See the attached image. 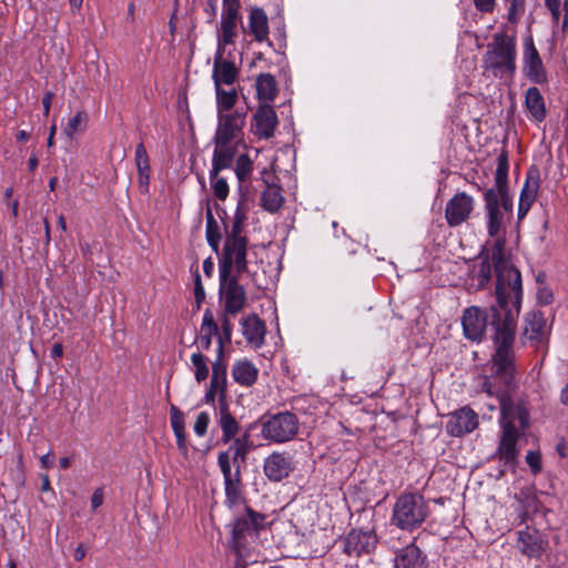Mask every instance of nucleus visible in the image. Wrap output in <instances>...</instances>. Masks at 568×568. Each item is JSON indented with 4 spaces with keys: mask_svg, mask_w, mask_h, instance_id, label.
I'll return each mask as SVG.
<instances>
[{
    "mask_svg": "<svg viewBox=\"0 0 568 568\" xmlns=\"http://www.w3.org/2000/svg\"><path fill=\"white\" fill-rule=\"evenodd\" d=\"M429 515L424 496L418 493H403L396 499L390 521L402 530L413 531L422 526Z\"/></svg>",
    "mask_w": 568,
    "mask_h": 568,
    "instance_id": "obj_8",
    "label": "nucleus"
},
{
    "mask_svg": "<svg viewBox=\"0 0 568 568\" xmlns=\"http://www.w3.org/2000/svg\"><path fill=\"white\" fill-rule=\"evenodd\" d=\"M55 130H57L55 124H52L50 128V133H49L48 141H47V144L49 148L53 146V144H54Z\"/></svg>",
    "mask_w": 568,
    "mask_h": 568,
    "instance_id": "obj_61",
    "label": "nucleus"
},
{
    "mask_svg": "<svg viewBox=\"0 0 568 568\" xmlns=\"http://www.w3.org/2000/svg\"><path fill=\"white\" fill-rule=\"evenodd\" d=\"M527 509L531 511L538 510V500L536 499V497H531L530 499L527 500Z\"/></svg>",
    "mask_w": 568,
    "mask_h": 568,
    "instance_id": "obj_63",
    "label": "nucleus"
},
{
    "mask_svg": "<svg viewBox=\"0 0 568 568\" xmlns=\"http://www.w3.org/2000/svg\"><path fill=\"white\" fill-rule=\"evenodd\" d=\"M240 0H222V11L240 12Z\"/></svg>",
    "mask_w": 568,
    "mask_h": 568,
    "instance_id": "obj_52",
    "label": "nucleus"
},
{
    "mask_svg": "<svg viewBox=\"0 0 568 568\" xmlns=\"http://www.w3.org/2000/svg\"><path fill=\"white\" fill-rule=\"evenodd\" d=\"M499 404L501 437L497 453L505 464L514 465L518 455L516 445L520 435L516 422L521 428H526L528 426V413L523 406L515 405L505 397L499 399Z\"/></svg>",
    "mask_w": 568,
    "mask_h": 568,
    "instance_id": "obj_5",
    "label": "nucleus"
},
{
    "mask_svg": "<svg viewBox=\"0 0 568 568\" xmlns=\"http://www.w3.org/2000/svg\"><path fill=\"white\" fill-rule=\"evenodd\" d=\"M203 271L204 273L207 275V276H211L213 271H214V263L213 261L211 260V257L206 258L204 262H203Z\"/></svg>",
    "mask_w": 568,
    "mask_h": 568,
    "instance_id": "obj_56",
    "label": "nucleus"
},
{
    "mask_svg": "<svg viewBox=\"0 0 568 568\" xmlns=\"http://www.w3.org/2000/svg\"><path fill=\"white\" fill-rule=\"evenodd\" d=\"M88 123V114L85 111H78L74 116H72L67 125L63 129L65 135L70 139L74 136L78 132H82L85 130Z\"/></svg>",
    "mask_w": 568,
    "mask_h": 568,
    "instance_id": "obj_40",
    "label": "nucleus"
},
{
    "mask_svg": "<svg viewBox=\"0 0 568 568\" xmlns=\"http://www.w3.org/2000/svg\"><path fill=\"white\" fill-rule=\"evenodd\" d=\"M517 549L528 558L540 559L547 549V538L537 529L526 527L518 531Z\"/></svg>",
    "mask_w": 568,
    "mask_h": 568,
    "instance_id": "obj_13",
    "label": "nucleus"
},
{
    "mask_svg": "<svg viewBox=\"0 0 568 568\" xmlns=\"http://www.w3.org/2000/svg\"><path fill=\"white\" fill-rule=\"evenodd\" d=\"M241 23L240 12L222 11L217 29L219 51H225L227 45L234 44L237 38V26Z\"/></svg>",
    "mask_w": 568,
    "mask_h": 568,
    "instance_id": "obj_19",
    "label": "nucleus"
},
{
    "mask_svg": "<svg viewBox=\"0 0 568 568\" xmlns=\"http://www.w3.org/2000/svg\"><path fill=\"white\" fill-rule=\"evenodd\" d=\"M246 211L244 201L237 203L231 226L225 225V241L219 257V273L243 275L248 273V264L254 253V245L243 234Z\"/></svg>",
    "mask_w": 568,
    "mask_h": 568,
    "instance_id": "obj_3",
    "label": "nucleus"
},
{
    "mask_svg": "<svg viewBox=\"0 0 568 568\" xmlns=\"http://www.w3.org/2000/svg\"><path fill=\"white\" fill-rule=\"evenodd\" d=\"M523 73L535 84L547 82V71L531 33H527L523 39Z\"/></svg>",
    "mask_w": 568,
    "mask_h": 568,
    "instance_id": "obj_11",
    "label": "nucleus"
},
{
    "mask_svg": "<svg viewBox=\"0 0 568 568\" xmlns=\"http://www.w3.org/2000/svg\"><path fill=\"white\" fill-rule=\"evenodd\" d=\"M41 481H42L41 490L48 491L51 489V484H50V479H49L48 475H45V474L41 475Z\"/></svg>",
    "mask_w": 568,
    "mask_h": 568,
    "instance_id": "obj_60",
    "label": "nucleus"
},
{
    "mask_svg": "<svg viewBox=\"0 0 568 568\" xmlns=\"http://www.w3.org/2000/svg\"><path fill=\"white\" fill-rule=\"evenodd\" d=\"M478 426V415L468 406H464L448 416L446 432L454 437L471 433Z\"/></svg>",
    "mask_w": 568,
    "mask_h": 568,
    "instance_id": "obj_16",
    "label": "nucleus"
},
{
    "mask_svg": "<svg viewBox=\"0 0 568 568\" xmlns=\"http://www.w3.org/2000/svg\"><path fill=\"white\" fill-rule=\"evenodd\" d=\"M217 353V357L212 365L211 383L213 388H220V400L224 402L226 392V369L227 365Z\"/></svg>",
    "mask_w": 568,
    "mask_h": 568,
    "instance_id": "obj_33",
    "label": "nucleus"
},
{
    "mask_svg": "<svg viewBox=\"0 0 568 568\" xmlns=\"http://www.w3.org/2000/svg\"><path fill=\"white\" fill-rule=\"evenodd\" d=\"M219 425L222 429V442L229 443L239 432V423L231 415L225 403L221 402Z\"/></svg>",
    "mask_w": 568,
    "mask_h": 568,
    "instance_id": "obj_31",
    "label": "nucleus"
},
{
    "mask_svg": "<svg viewBox=\"0 0 568 568\" xmlns=\"http://www.w3.org/2000/svg\"><path fill=\"white\" fill-rule=\"evenodd\" d=\"M508 171L509 164L505 153L497 158V168L495 172V187L487 191H494L497 197H510L508 191Z\"/></svg>",
    "mask_w": 568,
    "mask_h": 568,
    "instance_id": "obj_27",
    "label": "nucleus"
},
{
    "mask_svg": "<svg viewBox=\"0 0 568 568\" xmlns=\"http://www.w3.org/2000/svg\"><path fill=\"white\" fill-rule=\"evenodd\" d=\"M476 9L484 13L493 12L496 0H474Z\"/></svg>",
    "mask_w": 568,
    "mask_h": 568,
    "instance_id": "obj_50",
    "label": "nucleus"
},
{
    "mask_svg": "<svg viewBox=\"0 0 568 568\" xmlns=\"http://www.w3.org/2000/svg\"><path fill=\"white\" fill-rule=\"evenodd\" d=\"M507 4V19L510 23H517L526 10L525 0H505Z\"/></svg>",
    "mask_w": 568,
    "mask_h": 568,
    "instance_id": "obj_44",
    "label": "nucleus"
},
{
    "mask_svg": "<svg viewBox=\"0 0 568 568\" xmlns=\"http://www.w3.org/2000/svg\"><path fill=\"white\" fill-rule=\"evenodd\" d=\"M486 226L490 237L496 239L491 248V262L494 264L497 283L496 293L499 304L506 306L508 298H514L515 312H509L504 324L499 325L497 339L504 345L511 339V326L514 316L518 313L523 302V283L519 271L511 265L506 257L504 245L505 224L513 211L511 197H497L494 191L484 194Z\"/></svg>",
    "mask_w": 568,
    "mask_h": 568,
    "instance_id": "obj_1",
    "label": "nucleus"
},
{
    "mask_svg": "<svg viewBox=\"0 0 568 568\" xmlns=\"http://www.w3.org/2000/svg\"><path fill=\"white\" fill-rule=\"evenodd\" d=\"M298 433V419L291 412H280L261 418V435L264 439L283 444L292 440Z\"/></svg>",
    "mask_w": 568,
    "mask_h": 568,
    "instance_id": "obj_9",
    "label": "nucleus"
},
{
    "mask_svg": "<svg viewBox=\"0 0 568 568\" xmlns=\"http://www.w3.org/2000/svg\"><path fill=\"white\" fill-rule=\"evenodd\" d=\"M231 459L232 458L229 455V452H221L219 454L217 464L223 474L224 481L234 478V471H232V468H231Z\"/></svg>",
    "mask_w": 568,
    "mask_h": 568,
    "instance_id": "obj_46",
    "label": "nucleus"
},
{
    "mask_svg": "<svg viewBox=\"0 0 568 568\" xmlns=\"http://www.w3.org/2000/svg\"><path fill=\"white\" fill-rule=\"evenodd\" d=\"M82 2L83 0H69V3H70V7H71V10L73 12H78L80 11L81 7H82Z\"/></svg>",
    "mask_w": 568,
    "mask_h": 568,
    "instance_id": "obj_64",
    "label": "nucleus"
},
{
    "mask_svg": "<svg viewBox=\"0 0 568 568\" xmlns=\"http://www.w3.org/2000/svg\"><path fill=\"white\" fill-rule=\"evenodd\" d=\"M225 485V504L234 507L242 501L241 494V470L239 467L234 470V478L224 481Z\"/></svg>",
    "mask_w": 568,
    "mask_h": 568,
    "instance_id": "obj_36",
    "label": "nucleus"
},
{
    "mask_svg": "<svg viewBox=\"0 0 568 568\" xmlns=\"http://www.w3.org/2000/svg\"><path fill=\"white\" fill-rule=\"evenodd\" d=\"M278 125L277 114L270 104H261L252 118L251 130L258 139H270L274 136Z\"/></svg>",
    "mask_w": 568,
    "mask_h": 568,
    "instance_id": "obj_15",
    "label": "nucleus"
},
{
    "mask_svg": "<svg viewBox=\"0 0 568 568\" xmlns=\"http://www.w3.org/2000/svg\"><path fill=\"white\" fill-rule=\"evenodd\" d=\"M38 166V158L33 154L28 160V169L33 172Z\"/></svg>",
    "mask_w": 568,
    "mask_h": 568,
    "instance_id": "obj_62",
    "label": "nucleus"
},
{
    "mask_svg": "<svg viewBox=\"0 0 568 568\" xmlns=\"http://www.w3.org/2000/svg\"><path fill=\"white\" fill-rule=\"evenodd\" d=\"M194 294H195V298L196 301L200 303L204 296H205V293H204V288H203V285L201 283V278H200V275L196 274V277H195V287H194Z\"/></svg>",
    "mask_w": 568,
    "mask_h": 568,
    "instance_id": "obj_53",
    "label": "nucleus"
},
{
    "mask_svg": "<svg viewBox=\"0 0 568 568\" xmlns=\"http://www.w3.org/2000/svg\"><path fill=\"white\" fill-rule=\"evenodd\" d=\"M471 277L477 282L478 288H484L491 278V265L489 258L481 260L471 271Z\"/></svg>",
    "mask_w": 568,
    "mask_h": 568,
    "instance_id": "obj_39",
    "label": "nucleus"
},
{
    "mask_svg": "<svg viewBox=\"0 0 568 568\" xmlns=\"http://www.w3.org/2000/svg\"><path fill=\"white\" fill-rule=\"evenodd\" d=\"M549 11H557L560 8L561 0H545Z\"/></svg>",
    "mask_w": 568,
    "mask_h": 568,
    "instance_id": "obj_59",
    "label": "nucleus"
},
{
    "mask_svg": "<svg viewBox=\"0 0 568 568\" xmlns=\"http://www.w3.org/2000/svg\"><path fill=\"white\" fill-rule=\"evenodd\" d=\"M376 544L374 529H353L345 540L344 549L348 555L359 556L373 551Z\"/></svg>",
    "mask_w": 568,
    "mask_h": 568,
    "instance_id": "obj_18",
    "label": "nucleus"
},
{
    "mask_svg": "<svg viewBox=\"0 0 568 568\" xmlns=\"http://www.w3.org/2000/svg\"><path fill=\"white\" fill-rule=\"evenodd\" d=\"M103 504V489L97 488L91 497V507L98 509Z\"/></svg>",
    "mask_w": 568,
    "mask_h": 568,
    "instance_id": "obj_51",
    "label": "nucleus"
},
{
    "mask_svg": "<svg viewBox=\"0 0 568 568\" xmlns=\"http://www.w3.org/2000/svg\"><path fill=\"white\" fill-rule=\"evenodd\" d=\"M53 93L48 91L43 98H42V105H43V113L44 115L47 116L50 112V108H51V102H52V99H53Z\"/></svg>",
    "mask_w": 568,
    "mask_h": 568,
    "instance_id": "obj_54",
    "label": "nucleus"
},
{
    "mask_svg": "<svg viewBox=\"0 0 568 568\" xmlns=\"http://www.w3.org/2000/svg\"><path fill=\"white\" fill-rule=\"evenodd\" d=\"M554 301L552 292L547 286H540L537 291V302L541 305H549Z\"/></svg>",
    "mask_w": 568,
    "mask_h": 568,
    "instance_id": "obj_49",
    "label": "nucleus"
},
{
    "mask_svg": "<svg viewBox=\"0 0 568 568\" xmlns=\"http://www.w3.org/2000/svg\"><path fill=\"white\" fill-rule=\"evenodd\" d=\"M294 469L292 455L287 452H274L264 459L263 470L271 481H281Z\"/></svg>",
    "mask_w": 568,
    "mask_h": 568,
    "instance_id": "obj_17",
    "label": "nucleus"
},
{
    "mask_svg": "<svg viewBox=\"0 0 568 568\" xmlns=\"http://www.w3.org/2000/svg\"><path fill=\"white\" fill-rule=\"evenodd\" d=\"M475 200L466 192L456 193L445 207V219L450 227L465 223L474 211Z\"/></svg>",
    "mask_w": 568,
    "mask_h": 568,
    "instance_id": "obj_12",
    "label": "nucleus"
},
{
    "mask_svg": "<svg viewBox=\"0 0 568 568\" xmlns=\"http://www.w3.org/2000/svg\"><path fill=\"white\" fill-rule=\"evenodd\" d=\"M205 235L209 245L217 252L220 246V241L222 239L220 226L215 221L212 211L210 209L206 210V225H205Z\"/></svg>",
    "mask_w": 568,
    "mask_h": 568,
    "instance_id": "obj_38",
    "label": "nucleus"
},
{
    "mask_svg": "<svg viewBox=\"0 0 568 568\" xmlns=\"http://www.w3.org/2000/svg\"><path fill=\"white\" fill-rule=\"evenodd\" d=\"M63 355V347L60 343H57L52 346L51 349V357L52 358H60Z\"/></svg>",
    "mask_w": 568,
    "mask_h": 568,
    "instance_id": "obj_57",
    "label": "nucleus"
},
{
    "mask_svg": "<svg viewBox=\"0 0 568 568\" xmlns=\"http://www.w3.org/2000/svg\"><path fill=\"white\" fill-rule=\"evenodd\" d=\"M224 55L225 51L219 50L214 54L212 79L215 89H219L222 84L232 85L239 74L235 63Z\"/></svg>",
    "mask_w": 568,
    "mask_h": 568,
    "instance_id": "obj_20",
    "label": "nucleus"
},
{
    "mask_svg": "<svg viewBox=\"0 0 568 568\" xmlns=\"http://www.w3.org/2000/svg\"><path fill=\"white\" fill-rule=\"evenodd\" d=\"M540 185L539 172L537 169H530L527 172L525 184L520 191L518 204V219L521 220L529 212L535 202Z\"/></svg>",
    "mask_w": 568,
    "mask_h": 568,
    "instance_id": "obj_21",
    "label": "nucleus"
},
{
    "mask_svg": "<svg viewBox=\"0 0 568 568\" xmlns=\"http://www.w3.org/2000/svg\"><path fill=\"white\" fill-rule=\"evenodd\" d=\"M242 333L253 348H261L265 343L266 327L262 320L257 315H250L242 320Z\"/></svg>",
    "mask_w": 568,
    "mask_h": 568,
    "instance_id": "obj_22",
    "label": "nucleus"
},
{
    "mask_svg": "<svg viewBox=\"0 0 568 568\" xmlns=\"http://www.w3.org/2000/svg\"><path fill=\"white\" fill-rule=\"evenodd\" d=\"M209 424H210V415H209V413L201 412L196 416V419H195V423H194V426H193L194 433L199 437H203L206 434V432H207Z\"/></svg>",
    "mask_w": 568,
    "mask_h": 568,
    "instance_id": "obj_47",
    "label": "nucleus"
},
{
    "mask_svg": "<svg viewBox=\"0 0 568 568\" xmlns=\"http://www.w3.org/2000/svg\"><path fill=\"white\" fill-rule=\"evenodd\" d=\"M232 376L236 383L242 386H252L258 376L257 367L248 359L243 358L234 363Z\"/></svg>",
    "mask_w": 568,
    "mask_h": 568,
    "instance_id": "obj_24",
    "label": "nucleus"
},
{
    "mask_svg": "<svg viewBox=\"0 0 568 568\" xmlns=\"http://www.w3.org/2000/svg\"><path fill=\"white\" fill-rule=\"evenodd\" d=\"M171 427L176 438V445L180 453L184 456L187 455V444L185 436V423L183 413L174 405L170 408Z\"/></svg>",
    "mask_w": 568,
    "mask_h": 568,
    "instance_id": "obj_29",
    "label": "nucleus"
},
{
    "mask_svg": "<svg viewBox=\"0 0 568 568\" xmlns=\"http://www.w3.org/2000/svg\"><path fill=\"white\" fill-rule=\"evenodd\" d=\"M221 171L213 173V166L210 170V180L214 195L219 200H225L229 195V184L224 178L219 176Z\"/></svg>",
    "mask_w": 568,
    "mask_h": 568,
    "instance_id": "obj_43",
    "label": "nucleus"
},
{
    "mask_svg": "<svg viewBox=\"0 0 568 568\" xmlns=\"http://www.w3.org/2000/svg\"><path fill=\"white\" fill-rule=\"evenodd\" d=\"M256 93L261 101L271 102L277 95V83L271 73H262L256 79Z\"/></svg>",
    "mask_w": 568,
    "mask_h": 568,
    "instance_id": "obj_32",
    "label": "nucleus"
},
{
    "mask_svg": "<svg viewBox=\"0 0 568 568\" xmlns=\"http://www.w3.org/2000/svg\"><path fill=\"white\" fill-rule=\"evenodd\" d=\"M248 32L257 42L268 38V20L262 8H253L248 17Z\"/></svg>",
    "mask_w": 568,
    "mask_h": 568,
    "instance_id": "obj_26",
    "label": "nucleus"
},
{
    "mask_svg": "<svg viewBox=\"0 0 568 568\" xmlns=\"http://www.w3.org/2000/svg\"><path fill=\"white\" fill-rule=\"evenodd\" d=\"M219 335V326L215 323L213 313L210 310H206L203 314V320L201 324V336L200 343L202 348L209 349L212 344V337Z\"/></svg>",
    "mask_w": 568,
    "mask_h": 568,
    "instance_id": "obj_34",
    "label": "nucleus"
},
{
    "mask_svg": "<svg viewBox=\"0 0 568 568\" xmlns=\"http://www.w3.org/2000/svg\"><path fill=\"white\" fill-rule=\"evenodd\" d=\"M496 297L498 298L497 295ZM513 302L514 298H508L506 306H501L500 304L497 306H491L488 310L489 313H486L478 306H469L464 311L462 317L464 335L470 341H480L483 338L487 326V321L490 317V324L495 331L494 341L496 345V352L493 357V371L497 377L504 381L506 386L509 385L515 371L513 343L515 337L516 320L519 313H516L514 316L511 326V339L509 343L504 345L501 341L497 339V335L498 329L500 328L499 325L506 322L508 313L510 311L515 312V305ZM497 303H499L498 300ZM518 312H520V310Z\"/></svg>",
    "mask_w": 568,
    "mask_h": 568,
    "instance_id": "obj_2",
    "label": "nucleus"
},
{
    "mask_svg": "<svg viewBox=\"0 0 568 568\" xmlns=\"http://www.w3.org/2000/svg\"><path fill=\"white\" fill-rule=\"evenodd\" d=\"M227 315L229 314H224V316L221 321L222 333L219 332V335H217V353H220V356H223L224 345H225V343L231 342V336H232V324H231Z\"/></svg>",
    "mask_w": 568,
    "mask_h": 568,
    "instance_id": "obj_45",
    "label": "nucleus"
},
{
    "mask_svg": "<svg viewBox=\"0 0 568 568\" xmlns=\"http://www.w3.org/2000/svg\"><path fill=\"white\" fill-rule=\"evenodd\" d=\"M217 113L232 112L236 108L237 92L235 89L223 90L221 87L215 89Z\"/></svg>",
    "mask_w": 568,
    "mask_h": 568,
    "instance_id": "obj_37",
    "label": "nucleus"
},
{
    "mask_svg": "<svg viewBox=\"0 0 568 568\" xmlns=\"http://www.w3.org/2000/svg\"><path fill=\"white\" fill-rule=\"evenodd\" d=\"M85 557V548L80 544L74 550V559L81 561Z\"/></svg>",
    "mask_w": 568,
    "mask_h": 568,
    "instance_id": "obj_58",
    "label": "nucleus"
},
{
    "mask_svg": "<svg viewBox=\"0 0 568 568\" xmlns=\"http://www.w3.org/2000/svg\"><path fill=\"white\" fill-rule=\"evenodd\" d=\"M241 276L237 274H226V276H223L222 273H219V294L220 298L224 302L225 314L235 315L245 305L246 293L240 284Z\"/></svg>",
    "mask_w": 568,
    "mask_h": 568,
    "instance_id": "obj_10",
    "label": "nucleus"
},
{
    "mask_svg": "<svg viewBox=\"0 0 568 568\" xmlns=\"http://www.w3.org/2000/svg\"><path fill=\"white\" fill-rule=\"evenodd\" d=\"M216 395L220 396V388H213L212 384H210V388L206 392L204 399L207 404H211L214 402Z\"/></svg>",
    "mask_w": 568,
    "mask_h": 568,
    "instance_id": "obj_55",
    "label": "nucleus"
},
{
    "mask_svg": "<svg viewBox=\"0 0 568 568\" xmlns=\"http://www.w3.org/2000/svg\"><path fill=\"white\" fill-rule=\"evenodd\" d=\"M523 335L537 348L544 347L547 344L549 328L541 312L532 311L526 314Z\"/></svg>",
    "mask_w": 568,
    "mask_h": 568,
    "instance_id": "obj_14",
    "label": "nucleus"
},
{
    "mask_svg": "<svg viewBox=\"0 0 568 568\" xmlns=\"http://www.w3.org/2000/svg\"><path fill=\"white\" fill-rule=\"evenodd\" d=\"M395 568H427V557L416 544H409L396 552Z\"/></svg>",
    "mask_w": 568,
    "mask_h": 568,
    "instance_id": "obj_23",
    "label": "nucleus"
},
{
    "mask_svg": "<svg viewBox=\"0 0 568 568\" xmlns=\"http://www.w3.org/2000/svg\"><path fill=\"white\" fill-rule=\"evenodd\" d=\"M253 171V162L250 159L247 154H240L235 162V175L242 184L243 182L247 181L252 174Z\"/></svg>",
    "mask_w": 568,
    "mask_h": 568,
    "instance_id": "obj_41",
    "label": "nucleus"
},
{
    "mask_svg": "<svg viewBox=\"0 0 568 568\" xmlns=\"http://www.w3.org/2000/svg\"><path fill=\"white\" fill-rule=\"evenodd\" d=\"M135 164L139 189L141 193L146 194L150 184V161L143 143H139L135 148Z\"/></svg>",
    "mask_w": 568,
    "mask_h": 568,
    "instance_id": "obj_25",
    "label": "nucleus"
},
{
    "mask_svg": "<svg viewBox=\"0 0 568 568\" xmlns=\"http://www.w3.org/2000/svg\"><path fill=\"white\" fill-rule=\"evenodd\" d=\"M191 363L194 367L196 382L205 381L209 377L207 358L202 353H194L191 355Z\"/></svg>",
    "mask_w": 568,
    "mask_h": 568,
    "instance_id": "obj_42",
    "label": "nucleus"
},
{
    "mask_svg": "<svg viewBox=\"0 0 568 568\" xmlns=\"http://www.w3.org/2000/svg\"><path fill=\"white\" fill-rule=\"evenodd\" d=\"M517 43L514 36L505 32L494 34L485 54V68L495 77H513L516 72Z\"/></svg>",
    "mask_w": 568,
    "mask_h": 568,
    "instance_id": "obj_7",
    "label": "nucleus"
},
{
    "mask_svg": "<svg viewBox=\"0 0 568 568\" xmlns=\"http://www.w3.org/2000/svg\"><path fill=\"white\" fill-rule=\"evenodd\" d=\"M266 516L245 507V513L237 516L231 525L229 547L239 556L245 557L258 544L260 534L266 528Z\"/></svg>",
    "mask_w": 568,
    "mask_h": 568,
    "instance_id": "obj_6",
    "label": "nucleus"
},
{
    "mask_svg": "<svg viewBox=\"0 0 568 568\" xmlns=\"http://www.w3.org/2000/svg\"><path fill=\"white\" fill-rule=\"evenodd\" d=\"M250 435L244 434L241 437L234 438L232 445L229 447V455L232 458L235 469L239 467L241 470V464L245 462L246 455L250 450Z\"/></svg>",
    "mask_w": 568,
    "mask_h": 568,
    "instance_id": "obj_35",
    "label": "nucleus"
},
{
    "mask_svg": "<svg viewBox=\"0 0 568 568\" xmlns=\"http://www.w3.org/2000/svg\"><path fill=\"white\" fill-rule=\"evenodd\" d=\"M284 197L282 195L281 187L275 184H267L261 194V206L270 213H275L282 207Z\"/></svg>",
    "mask_w": 568,
    "mask_h": 568,
    "instance_id": "obj_30",
    "label": "nucleus"
},
{
    "mask_svg": "<svg viewBox=\"0 0 568 568\" xmlns=\"http://www.w3.org/2000/svg\"><path fill=\"white\" fill-rule=\"evenodd\" d=\"M526 462L534 474L541 470V455L538 452L529 450L526 455Z\"/></svg>",
    "mask_w": 568,
    "mask_h": 568,
    "instance_id": "obj_48",
    "label": "nucleus"
},
{
    "mask_svg": "<svg viewBox=\"0 0 568 568\" xmlns=\"http://www.w3.org/2000/svg\"><path fill=\"white\" fill-rule=\"evenodd\" d=\"M525 106L536 122H542L546 119L545 100L538 88L531 87L526 91Z\"/></svg>",
    "mask_w": 568,
    "mask_h": 568,
    "instance_id": "obj_28",
    "label": "nucleus"
},
{
    "mask_svg": "<svg viewBox=\"0 0 568 568\" xmlns=\"http://www.w3.org/2000/svg\"><path fill=\"white\" fill-rule=\"evenodd\" d=\"M247 109L237 106L232 112L217 113V125L213 138V173L229 169L243 142Z\"/></svg>",
    "mask_w": 568,
    "mask_h": 568,
    "instance_id": "obj_4",
    "label": "nucleus"
}]
</instances>
